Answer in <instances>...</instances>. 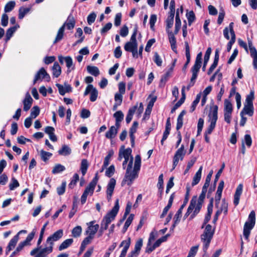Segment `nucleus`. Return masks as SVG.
I'll use <instances>...</instances> for the list:
<instances>
[{
  "label": "nucleus",
  "instance_id": "nucleus-1",
  "mask_svg": "<svg viewBox=\"0 0 257 257\" xmlns=\"http://www.w3.org/2000/svg\"><path fill=\"white\" fill-rule=\"evenodd\" d=\"M134 158L131 157L129 163L126 168L124 177L121 182V185L123 186L125 184L130 186L134 181L138 177V172L140 170L141 165V158L140 156L137 155L135 157L134 167L133 169Z\"/></svg>",
  "mask_w": 257,
  "mask_h": 257
},
{
  "label": "nucleus",
  "instance_id": "nucleus-2",
  "mask_svg": "<svg viewBox=\"0 0 257 257\" xmlns=\"http://www.w3.org/2000/svg\"><path fill=\"white\" fill-rule=\"evenodd\" d=\"M215 228H212V226L208 224L205 226L203 232L200 236L201 240L203 242V250L204 253L207 252Z\"/></svg>",
  "mask_w": 257,
  "mask_h": 257
},
{
  "label": "nucleus",
  "instance_id": "nucleus-3",
  "mask_svg": "<svg viewBox=\"0 0 257 257\" xmlns=\"http://www.w3.org/2000/svg\"><path fill=\"white\" fill-rule=\"evenodd\" d=\"M206 192V191L202 190L198 198L197 196H194L192 198L191 200L194 199L195 201L194 206L195 207V208L193 213L191 214L189 217V220L190 221L193 219L200 212L204 203Z\"/></svg>",
  "mask_w": 257,
  "mask_h": 257
},
{
  "label": "nucleus",
  "instance_id": "nucleus-4",
  "mask_svg": "<svg viewBox=\"0 0 257 257\" xmlns=\"http://www.w3.org/2000/svg\"><path fill=\"white\" fill-rule=\"evenodd\" d=\"M234 23L233 22L230 23L228 27H225L223 30V35L225 39L229 40L230 37L229 35V31L231 35V39L227 44V51L230 52L232 46L235 42L236 36L235 32L233 29Z\"/></svg>",
  "mask_w": 257,
  "mask_h": 257
},
{
  "label": "nucleus",
  "instance_id": "nucleus-5",
  "mask_svg": "<svg viewBox=\"0 0 257 257\" xmlns=\"http://www.w3.org/2000/svg\"><path fill=\"white\" fill-rule=\"evenodd\" d=\"M209 121L210 124L204 133L205 141L209 144L210 143L209 135H210L215 127L216 123L218 118L217 113H209Z\"/></svg>",
  "mask_w": 257,
  "mask_h": 257
},
{
  "label": "nucleus",
  "instance_id": "nucleus-6",
  "mask_svg": "<svg viewBox=\"0 0 257 257\" xmlns=\"http://www.w3.org/2000/svg\"><path fill=\"white\" fill-rule=\"evenodd\" d=\"M254 98V91L253 90H251L249 93L246 96L243 108L240 112H253V100Z\"/></svg>",
  "mask_w": 257,
  "mask_h": 257
},
{
  "label": "nucleus",
  "instance_id": "nucleus-7",
  "mask_svg": "<svg viewBox=\"0 0 257 257\" xmlns=\"http://www.w3.org/2000/svg\"><path fill=\"white\" fill-rule=\"evenodd\" d=\"M119 200L116 199L115 202V204L112 209L108 212L106 215L104 217L102 221L103 222H106L109 224L112 221H113L117 215L119 210Z\"/></svg>",
  "mask_w": 257,
  "mask_h": 257
},
{
  "label": "nucleus",
  "instance_id": "nucleus-8",
  "mask_svg": "<svg viewBox=\"0 0 257 257\" xmlns=\"http://www.w3.org/2000/svg\"><path fill=\"white\" fill-rule=\"evenodd\" d=\"M36 232V229H33L32 232L28 234L26 239L19 243L15 251L18 253L20 252L25 246L30 245V242L33 239Z\"/></svg>",
  "mask_w": 257,
  "mask_h": 257
},
{
  "label": "nucleus",
  "instance_id": "nucleus-9",
  "mask_svg": "<svg viewBox=\"0 0 257 257\" xmlns=\"http://www.w3.org/2000/svg\"><path fill=\"white\" fill-rule=\"evenodd\" d=\"M184 145H181V147L176 152L173 159V169H174L178 164L179 160H183L185 155Z\"/></svg>",
  "mask_w": 257,
  "mask_h": 257
},
{
  "label": "nucleus",
  "instance_id": "nucleus-10",
  "mask_svg": "<svg viewBox=\"0 0 257 257\" xmlns=\"http://www.w3.org/2000/svg\"><path fill=\"white\" fill-rule=\"evenodd\" d=\"M24 233H27V230H21L18 233L15 235L10 241L8 243V246L6 247V254L7 255L9 253L15 248L16 246L19 239V235L20 234Z\"/></svg>",
  "mask_w": 257,
  "mask_h": 257
},
{
  "label": "nucleus",
  "instance_id": "nucleus-11",
  "mask_svg": "<svg viewBox=\"0 0 257 257\" xmlns=\"http://www.w3.org/2000/svg\"><path fill=\"white\" fill-rule=\"evenodd\" d=\"M43 79H45L47 82L50 81V76L44 68H41L37 72L33 80V84H35L39 80H42Z\"/></svg>",
  "mask_w": 257,
  "mask_h": 257
},
{
  "label": "nucleus",
  "instance_id": "nucleus-12",
  "mask_svg": "<svg viewBox=\"0 0 257 257\" xmlns=\"http://www.w3.org/2000/svg\"><path fill=\"white\" fill-rule=\"evenodd\" d=\"M90 93V100L91 102H94L96 100L98 97V91L97 89L93 87L92 84H88L84 92V95L86 96Z\"/></svg>",
  "mask_w": 257,
  "mask_h": 257
},
{
  "label": "nucleus",
  "instance_id": "nucleus-13",
  "mask_svg": "<svg viewBox=\"0 0 257 257\" xmlns=\"http://www.w3.org/2000/svg\"><path fill=\"white\" fill-rule=\"evenodd\" d=\"M49 222L48 221L46 222L44 225L43 226L42 228H41L39 238L38 239V240L37 241V247L33 249L30 252V254L32 256L35 255L38 252L39 250L41 248H42V246L41 245V243L42 241L44 233L45 232V228L46 226L48 225Z\"/></svg>",
  "mask_w": 257,
  "mask_h": 257
},
{
  "label": "nucleus",
  "instance_id": "nucleus-14",
  "mask_svg": "<svg viewBox=\"0 0 257 257\" xmlns=\"http://www.w3.org/2000/svg\"><path fill=\"white\" fill-rule=\"evenodd\" d=\"M98 180V173L95 174V177L93 178L92 181L89 183L88 185L86 187L84 193H86V194L88 195H90V196L92 195L94 190L95 189V187L97 184V183Z\"/></svg>",
  "mask_w": 257,
  "mask_h": 257
},
{
  "label": "nucleus",
  "instance_id": "nucleus-15",
  "mask_svg": "<svg viewBox=\"0 0 257 257\" xmlns=\"http://www.w3.org/2000/svg\"><path fill=\"white\" fill-rule=\"evenodd\" d=\"M63 235V230L61 229H59L47 238L46 240L47 243L51 244L54 246V242L59 240Z\"/></svg>",
  "mask_w": 257,
  "mask_h": 257
},
{
  "label": "nucleus",
  "instance_id": "nucleus-16",
  "mask_svg": "<svg viewBox=\"0 0 257 257\" xmlns=\"http://www.w3.org/2000/svg\"><path fill=\"white\" fill-rule=\"evenodd\" d=\"M248 44L250 50V56L253 58L252 64L254 69H257V51L252 46L251 40H248Z\"/></svg>",
  "mask_w": 257,
  "mask_h": 257
},
{
  "label": "nucleus",
  "instance_id": "nucleus-17",
  "mask_svg": "<svg viewBox=\"0 0 257 257\" xmlns=\"http://www.w3.org/2000/svg\"><path fill=\"white\" fill-rule=\"evenodd\" d=\"M115 184V180L114 178H111L107 185L106 190V197L108 201L111 200Z\"/></svg>",
  "mask_w": 257,
  "mask_h": 257
},
{
  "label": "nucleus",
  "instance_id": "nucleus-18",
  "mask_svg": "<svg viewBox=\"0 0 257 257\" xmlns=\"http://www.w3.org/2000/svg\"><path fill=\"white\" fill-rule=\"evenodd\" d=\"M53 246L49 243H47V241L45 244V247L43 248H40L39 250L40 251L37 253V254L40 257H47V255L51 253L53 251Z\"/></svg>",
  "mask_w": 257,
  "mask_h": 257
},
{
  "label": "nucleus",
  "instance_id": "nucleus-19",
  "mask_svg": "<svg viewBox=\"0 0 257 257\" xmlns=\"http://www.w3.org/2000/svg\"><path fill=\"white\" fill-rule=\"evenodd\" d=\"M33 101V100L30 93L28 92H27L25 95V97L23 101V103L24 105L23 110L24 111L27 112L30 109L32 106Z\"/></svg>",
  "mask_w": 257,
  "mask_h": 257
},
{
  "label": "nucleus",
  "instance_id": "nucleus-20",
  "mask_svg": "<svg viewBox=\"0 0 257 257\" xmlns=\"http://www.w3.org/2000/svg\"><path fill=\"white\" fill-rule=\"evenodd\" d=\"M191 71L192 73V77H191L189 84L186 86V89L188 91L190 89L191 87L195 85L199 69L191 68Z\"/></svg>",
  "mask_w": 257,
  "mask_h": 257
},
{
  "label": "nucleus",
  "instance_id": "nucleus-21",
  "mask_svg": "<svg viewBox=\"0 0 257 257\" xmlns=\"http://www.w3.org/2000/svg\"><path fill=\"white\" fill-rule=\"evenodd\" d=\"M224 187V182L223 181H221L219 182V185L217 188V190L216 193V196L215 197V206L218 207V204L219 203L220 200L221 198L222 192Z\"/></svg>",
  "mask_w": 257,
  "mask_h": 257
},
{
  "label": "nucleus",
  "instance_id": "nucleus-22",
  "mask_svg": "<svg viewBox=\"0 0 257 257\" xmlns=\"http://www.w3.org/2000/svg\"><path fill=\"white\" fill-rule=\"evenodd\" d=\"M94 222V221H92L87 223L88 226L87 230L86 231V234H88L93 237L99 228V225L97 224L93 225Z\"/></svg>",
  "mask_w": 257,
  "mask_h": 257
},
{
  "label": "nucleus",
  "instance_id": "nucleus-23",
  "mask_svg": "<svg viewBox=\"0 0 257 257\" xmlns=\"http://www.w3.org/2000/svg\"><path fill=\"white\" fill-rule=\"evenodd\" d=\"M185 55L186 57V62L184 64L183 68H182V71L184 72H186V70L188 67V65L189 63L190 62L191 60V55H190V47L188 44V42L187 41L185 42Z\"/></svg>",
  "mask_w": 257,
  "mask_h": 257
},
{
  "label": "nucleus",
  "instance_id": "nucleus-24",
  "mask_svg": "<svg viewBox=\"0 0 257 257\" xmlns=\"http://www.w3.org/2000/svg\"><path fill=\"white\" fill-rule=\"evenodd\" d=\"M243 190V185L242 184H239L235 190V194L234 195L233 204L236 206L238 205L240 197L242 194Z\"/></svg>",
  "mask_w": 257,
  "mask_h": 257
},
{
  "label": "nucleus",
  "instance_id": "nucleus-25",
  "mask_svg": "<svg viewBox=\"0 0 257 257\" xmlns=\"http://www.w3.org/2000/svg\"><path fill=\"white\" fill-rule=\"evenodd\" d=\"M138 126V123L134 121L132 126L130 129L129 136L131 139V146L134 147L135 146V134L136 133L137 128Z\"/></svg>",
  "mask_w": 257,
  "mask_h": 257
},
{
  "label": "nucleus",
  "instance_id": "nucleus-26",
  "mask_svg": "<svg viewBox=\"0 0 257 257\" xmlns=\"http://www.w3.org/2000/svg\"><path fill=\"white\" fill-rule=\"evenodd\" d=\"M219 59V51L216 49L215 52L214 61L207 71V74L210 75L214 69L217 67Z\"/></svg>",
  "mask_w": 257,
  "mask_h": 257
},
{
  "label": "nucleus",
  "instance_id": "nucleus-27",
  "mask_svg": "<svg viewBox=\"0 0 257 257\" xmlns=\"http://www.w3.org/2000/svg\"><path fill=\"white\" fill-rule=\"evenodd\" d=\"M76 21L72 14H70L66 22L63 24L62 26H64V28L66 27L67 29L69 30L73 29L75 25Z\"/></svg>",
  "mask_w": 257,
  "mask_h": 257
},
{
  "label": "nucleus",
  "instance_id": "nucleus-28",
  "mask_svg": "<svg viewBox=\"0 0 257 257\" xmlns=\"http://www.w3.org/2000/svg\"><path fill=\"white\" fill-rule=\"evenodd\" d=\"M56 86L58 89L59 93L61 95H64L67 92L72 91V87L70 84L65 83V87L60 84L57 83Z\"/></svg>",
  "mask_w": 257,
  "mask_h": 257
},
{
  "label": "nucleus",
  "instance_id": "nucleus-29",
  "mask_svg": "<svg viewBox=\"0 0 257 257\" xmlns=\"http://www.w3.org/2000/svg\"><path fill=\"white\" fill-rule=\"evenodd\" d=\"M255 223V213L254 210H252L248 216L247 221L245 222L244 224H247V226L250 228H253Z\"/></svg>",
  "mask_w": 257,
  "mask_h": 257
},
{
  "label": "nucleus",
  "instance_id": "nucleus-30",
  "mask_svg": "<svg viewBox=\"0 0 257 257\" xmlns=\"http://www.w3.org/2000/svg\"><path fill=\"white\" fill-rule=\"evenodd\" d=\"M186 190H186V196H185V199L184 201V203L182 205H181L180 208L178 210L177 212H176V214L175 215L180 218H181L182 216L183 209L184 208V207L185 206V205L188 200V197L189 195L190 187L189 186H187Z\"/></svg>",
  "mask_w": 257,
  "mask_h": 257
},
{
  "label": "nucleus",
  "instance_id": "nucleus-31",
  "mask_svg": "<svg viewBox=\"0 0 257 257\" xmlns=\"http://www.w3.org/2000/svg\"><path fill=\"white\" fill-rule=\"evenodd\" d=\"M19 27L20 25L17 24H16L15 26L10 27L7 30L5 38L6 42H7L8 41L10 40L11 38L13 36L14 33Z\"/></svg>",
  "mask_w": 257,
  "mask_h": 257
},
{
  "label": "nucleus",
  "instance_id": "nucleus-32",
  "mask_svg": "<svg viewBox=\"0 0 257 257\" xmlns=\"http://www.w3.org/2000/svg\"><path fill=\"white\" fill-rule=\"evenodd\" d=\"M150 100L147 104V107L146 109L145 112H151L152 108L154 105V103L157 100V96H152L151 95H149V97L147 98V100L149 99Z\"/></svg>",
  "mask_w": 257,
  "mask_h": 257
},
{
  "label": "nucleus",
  "instance_id": "nucleus-33",
  "mask_svg": "<svg viewBox=\"0 0 257 257\" xmlns=\"http://www.w3.org/2000/svg\"><path fill=\"white\" fill-rule=\"evenodd\" d=\"M171 76L170 71H167L164 75L161 76L159 83V87L163 88L165 86L166 83L168 81Z\"/></svg>",
  "mask_w": 257,
  "mask_h": 257
},
{
  "label": "nucleus",
  "instance_id": "nucleus-34",
  "mask_svg": "<svg viewBox=\"0 0 257 257\" xmlns=\"http://www.w3.org/2000/svg\"><path fill=\"white\" fill-rule=\"evenodd\" d=\"M181 26V21L179 17V9H177L176 14V18H175V30L173 33L175 34H177L180 29Z\"/></svg>",
  "mask_w": 257,
  "mask_h": 257
},
{
  "label": "nucleus",
  "instance_id": "nucleus-35",
  "mask_svg": "<svg viewBox=\"0 0 257 257\" xmlns=\"http://www.w3.org/2000/svg\"><path fill=\"white\" fill-rule=\"evenodd\" d=\"M202 169H203V167L200 166L199 170L197 171V172L195 174V175L193 178V181L192 182V186L196 185L199 182V181L201 179V173H202Z\"/></svg>",
  "mask_w": 257,
  "mask_h": 257
},
{
  "label": "nucleus",
  "instance_id": "nucleus-36",
  "mask_svg": "<svg viewBox=\"0 0 257 257\" xmlns=\"http://www.w3.org/2000/svg\"><path fill=\"white\" fill-rule=\"evenodd\" d=\"M53 75L55 77H58L61 73V68L57 62H55L53 67Z\"/></svg>",
  "mask_w": 257,
  "mask_h": 257
},
{
  "label": "nucleus",
  "instance_id": "nucleus-37",
  "mask_svg": "<svg viewBox=\"0 0 257 257\" xmlns=\"http://www.w3.org/2000/svg\"><path fill=\"white\" fill-rule=\"evenodd\" d=\"M73 242V239L72 238H68L62 242V243L59 246V250L61 251L64 249L67 248L69 247Z\"/></svg>",
  "mask_w": 257,
  "mask_h": 257
},
{
  "label": "nucleus",
  "instance_id": "nucleus-38",
  "mask_svg": "<svg viewBox=\"0 0 257 257\" xmlns=\"http://www.w3.org/2000/svg\"><path fill=\"white\" fill-rule=\"evenodd\" d=\"M212 49L211 47H208L205 53L204 57V62L203 65L202 67V70L203 71H205L206 67L207 64V63L209 60L210 56L211 53Z\"/></svg>",
  "mask_w": 257,
  "mask_h": 257
},
{
  "label": "nucleus",
  "instance_id": "nucleus-39",
  "mask_svg": "<svg viewBox=\"0 0 257 257\" xmlns=\"http://www.w3.org/2000/svg\"><path fill=\"white\" fill-rule=\"evenodd\" d=\"M64 26H62L58 31L56 37L53 42V44H55L57 42L61 41L64 37Z\"/></svg>",
  "mask_w": 257,
  "mask_h": 257
},
{
  "label": "nucleus",
  "instance_id": "nucleus-40",
  "mask_svg": "<svg viewBox=\"0 0 257 257\" xmlns=\"http://www.w3.org/2000/svg\"><path fill=\"white\" fill-rule=\"evenodd\" d=\"M195 201L194 199L191 200L190 204L187 208V210L185 214L184 215L183 218L185 220L186 218L188 217V216L191 213H193L194 210H195V207L194 206Z\"/></svg>",
  "mask_w": 257,
  "mask_h": 257
},
{
  "label": "nucleus",
  "instance_id": "nucleus-41",
  "mask_svg": "<svg viewBox=\"0 0 257 257\" xmlns=\"http://www.w3.org/2000/svg\"><path fill=\"white\" fill-rule=\"evenodd\" d=\"M143 242L142 238L139 239L135 243L134 250H132V252H134L135 254L138 256L143 246Z\"/></svg>",
  "mask_w": 257,
  "mask_h": 257
},
{
  "label": "nucleus",
  "instance_id": "nucleus-42",
  "mask_svg": "<svg viewBox=\"0 0 257 257\" xmlns=\"http://www.w3.org/2000/svg\"><path fill=\"white\" fill-rule=\"evenodd\" d=\"M71 153V149L67 145H63L58 151V154L62 156H68Z\"/></svg>",
  "mask_w": 257,
  "mask_h": 257
},
{
  "label": "nucleus",
  "instance_id": "nucleus-43",
  "mask_svg": "<svg viewBox=\"0 0 257 257\" xmlns=\"http://www.w3.org/2000/svg\"><path fill=\"white\" fill-rule=\"evenodd\" d=\"M117 132V128L114 126H111L109 130L106 133L105 137L107 139H112L115 136Z\"/></svg>",
  "mask_w": 257,
  "mask_h": 257
},
{
  "label": "nucleus",
  "instance_id": "nucleus-44",
  "mask_svg": "<svg viewBox=\"0 0 257 257\" xmlns=\"http://www.w3.org/2000/svg\"><path fill=\"white\" fill-rule=\"evenodd\" d=\"M202 52H200L197 54L195 63L192 68L200 70L202 64Z\"/></svg>",
  "mask_w": 257,
  "mask_h": 257
},
{
  "label": "nucleus",
  "instance_id": "nucleus-45",
  "mask_svg": "<svg viewBox=\"0 0 257 257\" xmlns=\"http://www.w3.org/2000/svg\"><path fill=\"white\" fill-rule=\"evenodd\" d=\"M65 62H66V67L68 68L67 70V72L68 74L69 73H70L71 72V70L70 69V68L72 67V70H74L75 68V66L74 65L73 66V60L70 56H68L65 57Z\"/></svg>",
  "mask_w": 257,
  "mask_h": 257
},
{
  "label": "nucleus",
  "instance_id": "nucleus-46",
  "mask_svg": "<svg viewBox=\"0 0 257 257\" xmlns=\"http://www.w3.org/2000/svg\"><path fill=\"white\" fill-rule=\"evenodd\" d=\"M87 70L90 74L95 77L97 76L100 73L98 67L94 66H87Z\"/></svg>",
  "mask_w": 257,
  "mask_h": 257
},
{
  "label": "nucleus",
  "instance_id": "nucleus-47",
  "mask_svg": "<svg viewBox=\"0 0 257 257\" xmlns=\"http://www.w3.org/2000/svg\"><path fill=\"white\" fill-rule=\"evenodd\" d=\"M30 10V8H24L23 7H20L19 10V19L20 20L23 19L25 15L28 13Z\"/></svg>",
  "mask_w": 257,
  "mask_h": 257
},
{
  "label": "nucleus",
  "instance_id": "nucleus-48",
  "mask_svg": "<svg viewBox=\"0 0 257 257\" xmlns=\"http://www.w3.org/2000/svg\"><path fill=\"white\" fill-rule=\"evenodd\" d=\"M120 150H121V154L124 158L130 159L131 157L132 156L131 155L132 150L131 148H128L124 149V146H122Z\"/></svg>",
  "mask_w": 257,
  "mask_h": 257
},
{
  "label": "nucleus",
  "instance_id": "nucleus-49",
  "mask_svg": "<svg viewBox=\"0 0 257 257\" xmlns=\"http://www.w3.org/2000/svg\"><path fill=\"white\" fill-rule=\"evenodd\" d=\"M65 169L66 168L64 166L60 164H57L53 167L52 173L53 174L60 173L65 170Z\"/></svg>",
  "mask_w": 257,
  "mask_h": 257
},
{
  "label": "nucleus",
  "instance_id": "nucleus-50",
  "mask_svg": "<svg viewBox=\"0 0 257 257\" xmlns=\"http://www.w3.org/2000/svg\"><path fill=\"white\" fill-rule=\"evenodd\" d=\"M88 163L86 159H83L81 162L80 171L83 176H84L88 167Z\"/></svg>",
  "mask_w": 257,
  "mask_h": 257
},
{
  "label": "nucleus",
  "instance_id": "nucleus-51",
  "mask_svg": "<svg viewBox=\"0 0 257 257\" xmlns=\"http://www.w3.org/2000/svg\"><path fill=\"white\" fill-rule=\"evenodd\" d=\"M221 213L222 212L224 215H226L228 212V203L225 199L222 200L221 205L220 208L217 210Z\"/></svg>",
  "mask_w": 257,
  "mask_h": 257
},
{
  "label": "nucleus",
  "instance_id": "nucleus-52",
  "mask_svg": "<svg viewBox=\"0 0 257 257\" xmlns=\"http://www.w3.org/2000/svg\"><path fill=\"white\" fill-rule=\"evenodd\" d=\"M138 47V44H135L134 43H131L127 42L125 43L124 48L127 52H131L136 49Z\"/></svg>",
  "mask_w": 257,
  "mask_h": 257
},
{
  "label": "nucleus",
  "instance_id": "nucleus-53",
  "mask_svg": "<svg viewBox=\"0 0 257 257\" xmlns=\"http://www.w3.org/2000/svg\"><path fill=\"white\" fill-rule=\"evenodd\" d=\"M134 215L133 214H131L126 219L122 229V231L123 233H124L127 230L128 227L132 223L134 219Z\"/></svg>",
  "mask_w": 257,
  "mask_h": 257
},
{
  "label": "nucleus",
  "instance_id": "nucleus-54",
  "mask_svg": "<svg viewBox=\"0 0 257 257\" xmlns=\"http://www.w3.org/2000/svg\"><path fill=\"white\" fill-rule=\"evenodd\" d=\"M186 16L188 21V25L189 26H191L196 19L195 15L193 11H191L189 13H187Z\"/></svg>",
  "mask_w": 257,
  "mask_h": 257
},
{
  "label": "nucleus",
  "instance_id": "nucleus-55",
  "mask_svg": "<svg viewBox=\"0 0 257 257\" xmlns=\"http://www.w3.org/2000/svg\"><path fill=\"white\" fill-rule=\"evenodd\" d=\"M201 97V93H199L197 94L195 100L193 101L191 107H190V111H194L196 108L197 105L200 101V98Z\"/></svg>",
  "mask_w": 257,
  "mask_h": 257
},
{
  "label": "nucleus",
  "instance_id": "nucleus-56",
  "mask_svg": "<svg viewBox=\"0 0 257 257\" xmlns=\"http://www.w3.org/2000/svg\"><path fill=\"white\" fill-rule=\"evenodd\" d=\"M82 232V228L80 226H77L72 230V236L74 237H79Z\"/></svg>",
  "mask_w": 257,
  "mask_h": 257
},
{
  "label": "nucleus",
  "instance_id": "nucleus-57",
  "mask_svg": "<svg viewBox=\"0 0 257 257\" xmlns=\"http://www.w3.org/2000/svg\"><path fill=\"white\" fill-rule=\"evenodd\" d=\"M113 117L115 118V125L117 128H118L120 126V122L123 119V113H114Z\"/></svg>",
  "mask_w": 257,
  "mask_h": 257
},
{
  "label": "nucleus",
  "instance_id": "nucleus-58",
  "mask_svg": "<svg viewBox=\"0 0 257 257\" xmlns=\"http://www.w3.org/2000/svg\"><path fill=\"white\" fill-rule=\"evenodd\" d=\"M40 156L41 157V159L43 161L46 162L52 156V154L42 150L40 151Z\"/></svg>",
  "mask_w": 257,
  "mask_h": 257
},
{
  "label": "nucleus",
  "instance_id": "nucleus-59",
  "mask_svg": "<svg viewBox=\"0 0 257 257\" xmlns=\"http://www.w3.org/2000/svg\"><path fill=\"white\" fill-rule=\"evenodd\" d=\"M16 3L15 1H10L6 4L5 7V12L6 13L12 11L15 8Z\"/></svg>",
  "mask_w": 257,
  "mask_h": 257
},
{
  "label": "nucleus",
  "instance_id": "nucleus-60",
  "mask_svg": "<svg viewBox=\"0 0 257 257\" xmlns=\"http://www.w3.org/2000/svg\"><path fill=\"white\" fill-rule=\"evenodd\" d=\"M232 105L231 102L228 99L224 100V111L225 112H232Z\"/></svg>",
  "mask_w": 257,
  "mask_h": 257
},
{
  "label": "nucleus",
  "instance_id": "nucleus-61",
  "mask_svg": "<svg viewBox=\"0 0 257 257\" xmlns=\"http://www.w3.org/2000/svg\"><path fill=\"white\" fill-rule=\"evenodd\" d=\"M184 114V113H180L177 118V122L176 125L177 131H179L183 126Z\"/></svg>",
  "mask_w": 257,
  "mask_h": 257
},
{
  "label": "nucleus",
  "instance_id": "nucleus-62",
  "mask_svg": "<svg viewBox=\"0 0 257 257\" xmlns=\"http://www.w3.org/2000/svg\"><path fill=\"white\" fill-rule=\"evenodd\" d=\"M242 142H244V145L245 144L248 148H250L252 144V139L250 136L248 134L245 135Z\"/></svg>",
  "mask_w": 257,
  "mask_h": 257
},
{
  "label": "nucleus",
  "instance_id": "nucleus-63",
  "mask_svg": "<svg viewBox=\"0 0 257 257\" xmlns=\"http://www.w3.org/2000/svg\"><path fill=\"white\" fill-rule=\"evenodd\" d=\"M66 186V182H63L62 183L60 186L57 188V192L59 195H62L65 193Z\"/></svg>",
  "mask_w": 257,
  "mask_h": 257
},
{
  "label": "nucleus",
  "instance_id": "nucleus-64",
  "mask_svg": "<svg viewBox=\"0 0 257 257\" xmlns=\"http://www.w3.org/2000/svg\"><path fill=\"white\" fill-rule=\"evenodd\" d=\"M79 175L77 173L74 174L72 179L71 180L70 183L69 184V187L70 188H73L74 186L76 185L77 182L79 180Z\"/></svg>",
  "mask_w": 257,
  "mask_h": 257
}]
</instances>
